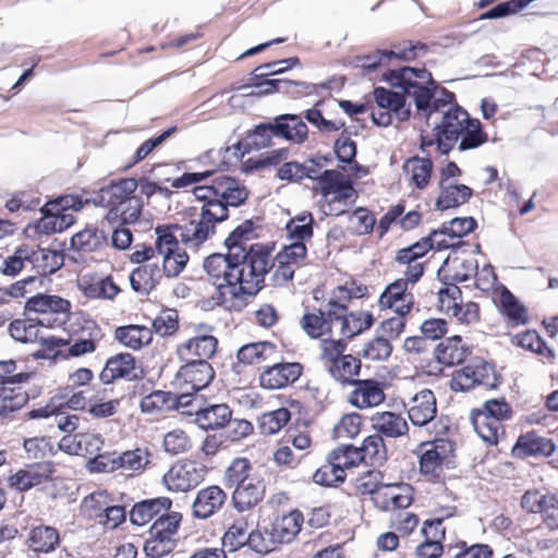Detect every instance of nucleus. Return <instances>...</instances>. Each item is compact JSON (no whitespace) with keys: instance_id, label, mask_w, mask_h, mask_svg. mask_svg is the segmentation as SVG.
<instances>
[{"instance_id":"f257e3e1","label":"nucleus","mask_w":558,"mask_h":558,"mask_svg":"<svg viewBox=\"0 0 558 558\" xmlns=\"http://www.w3.org/2000/svg\"><path fill=\"white\" fill-rule=\"evenodd\" d=\"M254 231L251 219L243 221L225 240L226 254L215 253L205 258L204 269L215 287L210 298L203 301L206 310L231 308L243 295L254 296L264 288L270 250L260 244L247 247Z\"/></svg>"},{"instance_id":"f03ea898","label":"nucleus","mask_w":558,"mask_h":558,"mask_svg":"<svg viewBox=\"0 0 558 558\" xmlns=\"http://www.w3.org/2000/svg\"><path fill=\"white\" fill-rule=\"evenodd\" d=\"M193 194L202 203L198 218L183 225L158 226L155 233H170L179 244L197 252L215 235L217 225L229 218L230 210L247 201L248 191L235 179L219 174L210 185L195 186Z\"/></svg>"},{"instance_id":"7ed1b4c3","label":"nucleus","mask_w":558,"mask_h":558,"mask_svg":"<svg viewBox=\"0 0 558 558\" xmlns=\"http://www.w3.org/2000/svg\"><path fill=\"white\" fill-rule=\"evenodd\" d=\"M487 140L480 120L472 119L466 110L456 106L444 111L441 121L433 129V136L421 135L420 148L427 151L436 145L439 154L448 155L458 142L459 150L465 151L480 147Z\"/></svg>"},{"instance_id":"20e7f679","label":"nucleus","mask_w":558,"mask_h":558,"mask_svg":"<svg viewBox=\"0 0 558 558\" xmlns=\"http://www.w3.org/2000/svg\"><path fill=\"white\" fill-rule=\"evenodd\" d=\"M137 180L121 179L101 187L85 203L109 208L105 220L111 225H128L136 222L144 206L141 196L136 195Z\"/></svg>"},{"instance_id":"39448f33","label":"nucleus","mask_w":558,"mask_h":558,"mask_svg":"<svg viewBox=\"0 0 558 558\" xmlns=\"http://www.w3.org/2000/svg\"><path fill=\"white\" fill-rule=\"evenodd\" d=\"M384 80L392 87L403 90L404 94L413 96L418 111H427L436 90L432 74L426 69L403 66L398 70H389L384 74Z\"/></svg>"},{"instance_id":"423d86ee","label":"nucleus","mask_w":558,"mask_h":558,"mask_svg":"<svg viewBox=\"0 0 558 558\" xmlns=\"http://www.w3.org/2000/svg\"><path fill=\"white\" fill-rule=\"evenodd\" d=\"M344 339H324L322 342V359L325 367L335 381L342 386L353 385L361 373V360L352 354H344L347 350Z\"/></svg>"},{"instance_id":"0eeeda50","label":"nucleus","mask_w":558,"mask_h":558,"mask_svg":"<svg viewBox=\"0 0 558 558\" xmlns=\"http://www.w3.org/2000/svg\"><path fill=\"white\" fill-rule=\"evenodd\" d=\"M511 408L502 399L486 401L481 409L471 412V422L477 435L488 445H496L504 434L502 422L511 417Z\"/></svg>"},{"instance_id":"6e6552de","label":"nucleus","mask_w":558,"mask_h":558,"mask_svg":"<svg viewBox=\"0 0 558 558\" xmlns=\"http://www.w3.org/2000/svg\"><path fill=\"white\" fill-rule=\"evenodd\" d=\"M320 179L322 211L327 216H340L347 213L349 203L355 194L352 182L337 170H324Z\"/></svg>"},{"instance_id":"1a4fd4ad","label":"nucleus","mask_w":558,"mask_h":558,"mask_svg":"<svg viewBox=\"0 0 558 558\" xmlns=\"http://www.w3.org/2000/svg\"><path fill=\"white\" fill-rule=\"evenodd\" d=\"M500 383L501 378L494 366L481 357H475L462 368L454 371L451 389L464 392L475 387H483L486 390H492L497 388Z\"/></svg>"},{"instance_id":"9d476101","label":"nucleus","mask_w":558,"mask_h":558,"mask_svg":"<svg viewBox=\"0 0 558 558\" xmlns=\"http://www.w3.org/2000/svg\"><path fill=\"white\" fill-rule=\"evenodd\" d=\"M71 302L59 295L36 293L27 299L25 312L39 314L43 327L59 328L65 325L71 314Z\"/></svg>"},{"instance_id":"9b49d317","label":"nucleus","mask_w":558,"mask_h":558,"mask_svg":"<svg viewBox=\"0 0 558 558\" xmlns=\"http://www.w3.org/2000/svg\"><path fill=\"white\" fill-rule=\"evenodd\" d=\"M181 521L179 512H172L168 518L157 519L149 529V537L145 541L144 553L148 558H162L177 546L174 535Z\"/></svg>"},{"instance_id":"f8f14e48","label":"nucleus","mask_w":558,"mask_h":558,"mask_svg":"<svg viewBox=\"0 0 558 558\" xmlns=\"http://www.w3.org/2000/svg\"><path fill=\"white\" fill-rule=\"evenodd\" d=\"M207 474V468L196 461L174 463L163 475L162 483L170 492L185 493L198 486Z\"/></svg>"},{"instance_id":"ddd939ff","label":"nucleus","mask_w":558,"mask_h":558,"mask_svg":"<svg viewBox=\"0 0 558 558\" xmlns=\"http://www.w3.org/2000/svg\"><path fill=\"white\" fill-rule=\"evenodd\" d=\"M156 250L162 256V270L169 278L178 277L189 262L185 247H181L170 233H156Z\"/></svg>"},{"instance_id":"4468645a","label":"nucleus","mask_w":558,"mask_h":558,"mask_svg":"<svg viewBox=\"0 0 558 558\" xmlns=\"http://www.w3.org/2000/svg\"><path fill=\"white\" fill-rule=\"evenodd\" d=\"M85 201L76 195H65L60 197L59 199L48 203L45 206V213H50L51 216L47 217L43 220V225L40 227L44 228L45 232H61L64 228L71 226L74 221L71 215H61L58 216L59 211H63L66 209H73L74 211H80L84 205Z\"/></svg>"},{"instance_id":"2eb2a0df","label":"nucleus","mask_w":558,"mask_h":558,"mask_svg":"<svg viewBox=\"0 0 558 558\" xmlns=\"http://www.w3.org/2000/svg\"><path fill=\"white\" fill-rule=\"evenodd\" d=\"M337 301L330 299L326 310H318L317 313H306L300 324L305 333L313 339H330L332 325L337 320Z\"/></svg>"},{"instance_id":"dca6fc26","label":"nucleus","mask_w":558,"mask_h":558,"mask_svg":"<svg viewBox=\"0 0 558 558\" xmlns=\"http://www.w3.org/2000/svg\"><path fill=\"white\" fill-rule=\"evenodd\" d=\"M141 374L142 369L136 365L135 357L131 353L122 352L107 360L99 378L105 385H108L117 379L132 381L140 378Z\"/></svg>"},{"instance_id":"f3484780","label":"nucleus","mask_w":558,"mask_h":558,"mask_svg":"<svg viewBox=\"0 0 558 558\" xmlns=\"http://www.w3.org/2000/svg\"><path fill=\"white\" fill-rule=\"evenodd\" d=\"M303 366L300 363H275L266 367L259 375V384L269 390L281 389L296 381L302 375Z\"/></svg>"},{"instance_id":"a211bd4d","label":"nucleus","mask_w":558,"mask_h":558,"mask_svg":"<svg viewBox=\"0 0 558 558\" xmlns=\"http://www.w3.org/2000/svg\"><path fill=\"white\" fill-rule=\"evenodd\" d=\"M424 451L420 456V471L430 480H438L441 475L442 463L448 453L452 451V445L444 439H437L429 444H423Z\"/></svg>"},{"instance_id":"6ab92c4d","label":"nucleus","mask_w":558,"mask_h":558,"mask_svg":"<svg viewBox=\"0 0 558 558\" xmlns=\"http://www.w3.org/2000/svg\"><path fill=\"white\" fill-rule=\"evenodd\" d=\"M227 493L218 485H210L197 492L192 504V514L206 520L218 513L227 501Z\"/></svg>"},{"instance_id":"aec40b11","label":"nucleus","mask_w":558,"mask_h":558,"mask_svg":"<svg viewBox=\"0 0 558 558\" xmlns=\"http://www.w3.org/2000/svg\"><path fill=\"white\" fill-rule=\"evenodd\" d=\"M426 51L427 46L425 44L421 41H410L402 48H398L397 50H378L373 54L364 56L361 59V61L363 69L371 72L376 70L378 66L386 63L392 58L410 61L425 54Z\"/></svg>"},{"instance_id":"412c9836","label":"nucleus","mask_w":558,"mask_h":558,"mask_svg":"<svg viewBox=\"0 0 558 558\" xmlns=\"http://www.w3.org/2000/svg\"><path fill=\"white\" fill-rule=\"evenodd\" d=\"M266 483L260 474L252 475L246 482L236 486L232 493L235 510L244 512L256 507L265 497Z\"/></svg>"},{"instance_id":"4be33fe9","label":"nucleus","mask_w":558,"mask_h":558,"mask_svg":"<svg viewBox=\"0 0 558 558\" xmlns=\"http://www.w3.org/2000/svg\"><path fill=\"white\" fill-rule=\"evenodd\" d=\"M337 320L341 324L340 333L347 339L362 333L369 329L374 324L372 313L366 311L350 312L348 313V304L337 301L336 304Z\"/></svg>"},{"instance_id":"5701e85b","label":"nucleus","mask_w":558,"mask_h":558,"mask_svg":"<svg viewBox=\"0 0 558 558\" xmlns=\"http://www.w3.org/2000/svg\"><path fill=\"white\" fill-rule=\"evenodd\" d=\"M172 501L168 497L145 499L136 502L130 511V520L133 524L142 526L154 519L168 518Z\"/></svg>"},{"instance_id":"b1692460","label":"nucleus","mask_w":558,"mask_h":558,"mask_svg":"<svg viewBox=\"0 0 558 558\" xmlns=\"http://www.w3.org/2000/svg\"><path fill=\"white\" fill-rule=\"evenodd\" d=\"M180 367L177 377L189 385L194 392L206 388L215 377L211 365L205 361L185 360Z\"/></svg>"},{"instance_id":"393cba45","label":"nucleus","mask_w":558,"mask_h":558,"mask_svg":"<svg viewBox=\"0 0 558 558\" xmlns=\"http://www.w3.org/2000/svg\"><path fill=\"white\" fill-rule=\"evenodd\" d=\"M352 386L354 389L349 396V402L355 408H373L385 400L380 384L374 379H357Z\"/></svg>"},{"instance_id":"a878e982","label":"nucleus","mask_w":558,"mask_h":558,"mask_svg":"<svg viewBox=\"0 0 558 558\" xmlns=\"http://www.w3.org/2000/svg\"><path fill=\"white\" fill-rule=\"evenodd\" d=\"M437 413L436 398L429 389H423L413 398L408 410L410 421L415 426H425Z\"/></svg>"},{"instance_id":"bb28decb","label":"nucleus","mask_w":558,"mask_h":558,"mask_svg":"<svg viewBox=\"0 0 558 558\" xmlns=\"http://www.w3.org/2000/svg\"><path fill=\"white\" fill-rule=\"evenodd\" d=\"M52 472L53 465L51 462L34 463L11 476V485L20 492H26L46 482Z\"/></svg>"},{"instance_id":"cd10ccee","label":"nucleus","mask_w":558,"mask_h":558,"mask_svg":"<svg viewBox=\"0 0 558 558\" xmlns=\"http://www.w3.org/2000/svg\"><path fill=\"white\" fill-rule=\"evenodd\" d=\"M232 418V411L226 403L208 404L197 410L194 422L204 430L223 428Z\"/></svg>"},{"instance_id":"c85d7f7f","label":"nucleus","mask_w":558,"mask_h":558,"mask_svg":"<svg viewBox=\"0 0 558 558\" xmlns=\"http://www.w3.org/2000/svg\"><path fill=\"white\" fill-rule=\"evenodd\" d=\"M272 122L279 140L301 144L307 138V125L298 114H281L274 118Z\"/></svg>"},{"instance_id":"c756f323","label":"nucleus","mask_w":558,"mask_h":558,"mask_svg":"<svg viewBox=\"0 0 558 558\" xmlns=\"http://www.w3.org/2000/svg\"><path fill=\"white\" fill-rule=\"evenodd\" d=\"M218 340L214 336H198L187 340L178 348V354L182 360L205 361L215 354Z\"/></svg>"},{"instance_id":"7c9ffc66","label":"nucleus","mask_w":558,"mask_h":558,"mask_svg":"<svg viewBox=\"0 0 558 558\" xmlns=\"http://www.w3.org/2000/svg\"><path fill=\"white\" fill-rule=\"evenodd\" d=\"M345 452L353 453L360 461L374 466L383 465L387 460L385 441L377 433L366 437L360 448H349Z\"/></svg>"},{"instance_id":"2f4dec72","label":"nucleus","mask_w":558,"mask_h":558,"mask_svg":"<svg viewBox=\"0 0 558 558\" xmlns=\"http://www.w3.org/2000/svg\"><path fill=\"white\" fill-rule=\"evenodd\" d=\"M275 140H279V136H277L274 122L260 123L246 133L244 141L240 142L238 147H243L242 155H244L274 146Z\"/></svg>"},{"instance_id":"473e14b6","label":"nucleus","mask_w":558,"mask_h":558,"mask_svg":"<svg viewBox=\"0 0 558 558\" xmlns=\"http://www.w3.org/2000/svg\"><path fill=\"white\" fill-rule=\"evenodd\" d=\"M556 449L551 439L542 437L534 432L521 435L513 450L521 457H549Z\"/></svg>"},{"instance_id":"72a5a7b5","label":"nucleus","mask_w":558,"mask_h":558,"mask_svg":"<svg viewBox=\"0 0 558 558\" xmlns=\"http://www.w3.org/2000/svg\"><path fill=\"white\" fill-rule=\"evenodd\" d=\"M29 264L36 269L38 277L52 275L59 270L64 264L63 254L57 250H49L28 246Z\"/></svg>"},{"instance_id":"f704fd0d","label":"nucleus","mask_w":558,"mask_h":558,"mask_svg":"<svg viewBox=\"0 0 558 558\" xmlns=\"http://www.w3.org/2000/svg\"><path fill=\"white\" fill-rule=\"evenodd\" d=\"M82 337L73 344L69 345L68 355L81 356L93 353L96 350V343L102 339L104 333L99 325L92 318H84L81 327Z\"/></svg>"},{"instance_id":"c9c22d12","label":"nucleus","mask_w":558,"mask_h":558,"mask_svg":"<svg viewBox=\"0 0 558 558\" xmlns=\"http://www.w3.org/2000/svg\"><path fill=\"white\" fill-rule=\"evenodd\" d=\"M374 429L381 437L399 438L409 430V425L401 414L395 412H377L372 416Z\"/></svg>"},{"instance_id":"e433bc0d","label":"nucleus","mask_w":558,"mask_h":558,"mask_svg":"<svg viewBox=\"0 0 558 558\" xmlns=\"http://www.w3.org/2000/svg\"><path fill=\"white\" fill-rule=\"evenodd\" d=\"M303 522V514L299 510H293L288 514L277 517L270 526L277 543L284 544L292 542L301 531Z\"/></svg>"},{"instance_id":"4c0bfd02","label":"nucleus","mask_w":558,"mask_h":558,"mask_svg":"<svg viewBox=\"0 0 558 558\" xmlns=\"http://www.w3.org/2000/svg\"><path fill=\"white\" fill-rule=\"evenodd\" d=\"M254 86L257 89L255 92L257 95H269L277 92L289 94L293 97H298L303 93L311 94L315 87L313 84L305 82H295L281 78L264 80L259 83H256Z\"/></svg>"},{"instance_id":"58836bf2","label":"nucleus","mask_w":558,"mask_h":558,"mask_svg":"<svg viewBox=\"0 0 558 558\" xmlns=\"http://www.w3.org/2000/svg\"><path fill=\"white\" fill-rule=\"evenodd\" d=\"M26 545L34 553L49 554L60 545L59 532L49 525L35 526L29 531Z\"/></svg>"},{"instance_id":"ea45409f","label":"nucleus","mask_w":558,"mask_h":558,"mask_svg":"<svg viewBox=\"0 0 558 558\" xmlns=\"http://www.w3.org/2000/svg\"><path fill=\"white\" fill-rule=\"evenodd\" d=\"M468 354H470V349L463 343L460 336L446 339L435 350L438 363L445 366H454L462 363Z\"/></svg>"},{"instance_id":"a19ab883","label":"nucleus","mask_w":558,"mask_h":558,"mask_svg":"<svg viewBox=\"0 0 558 558\" xmlns=\"http://www.w3.org/2000/svg\"><path fill=\"white\" fill-rule=\"evenodd\" d=\"M373 95L377 107L393 112L399 121L409 119L410 109L405 107V94L403 92L398 93L385 87H375Z\"/></svg>"},{"instance_id":"79ce46f5","label":"nucleus","mask_w":558,"mask_h":558,"mask_svg":"<svg viewBox=\"0 0 558 558\" xmlns=\"http://www.w3.org/2000/svg\"><path fill=\"white\" fill-rule=\"evenodd\" d=\"M402 168L410 177L409 183L418 190H424L429 183L434 165L429 157L413 156L404 161Z\"/></svg>"},{"instance_id":"37998d69","label":"nucleus","mask_w":558,"mask_h":558,"mask_svg":"<svg viewBox=\"0 0 558 558\" xmlns=\"http://www.w3.org/2000/svg\"><path fill=\"white\" fill-rule=\"evenodd\" d=\"M160 279L161 270L157 264H144L135 268L130 275L132 289L141 294H148L155 289Z\"/></svg>"},{"instance_id":"c03bdc74","label":"nucleus","mask_w":558,"mask_h":558,"mask_svg":"<svg viewBox=\"0 0 558 558\" xmlns=\"http://www.w3.org/2000/svg\"><path fill=\"white\" fill-rule=\"evenodd\" d=\"M473 195V191L465 184L445 185L440 182V194L436 202L439 210L456 208L465 204Z\"/></svg>"},{"instance_id":"a18cd8bd","label":"nucleus","mask_w":558,"mask_h":558,"mask_svg":"<svg viewBox=\"0 0 558 558\" xmlns=\"http://www.w3.org/2000/svg\"><path fill=\"white\" fill-rule=\"evenodd\" d=\"M477 262L474 258H453L451 260L447 258L439 269L438 276L444 275L445 278H450L454 282H464L477 275Z\"/></svg>"},{"instance_id":"49530a36","label":"nucleus","mask_w":558,"mask_h":558,"mask_svg":"<svg viewBox=\"0 0 558 558\" xmlns=\"http://www.w3.org/2000/svg\"><path fill=\"white\" fill-rule=\"evenodd\" d=\"M116 339L124 347L138 350L153 340V332L149 328L140 325L118 327L114 331Z\"/></svg>"},{"instance_id":"de8ad7c7","label":"nucleus","mask_w":558,"mask_h":558,"mask_svg":"<svg viewBox=\"0 0 558 558\" xmlns=\"http://www.w3.org/2000/svg\"><path fill=\"white\" fill-rule=\"evenodd\" d=\"M108 244V236L104 230L86 228L75 233L71 239L74 250L85 253L95 252Z\"/></svg>"},{"instance_id":"09e8293b","label":"nucleus","mask_w":558,"mask_h":558,"mask_svg":"<svg viewBox=\"0 0 558 558\" xmlns=\"http://www.w3.org/2000/svg\"><path fill=\"white\" fill-rule=\"evenodd\" d=\"M276 354V347L270 342H253L241 347L238 351L239 362L247 365L268 361Z\"/></svg>"},{"instance_id":"8fccbe9b","label":"nucleus","mask_w":558,"mask_h":558,"mask_svg":"<svg viewBox=\"0 0 558 558\" xmlns=\"http://www.w3.org/2000/svg\"><path fill=\"white\" fill-rule=\"evenodd\" d=\"M28 401L22 387L0 386V416L8 417L21 410Z\"/></svg>"},{"instance_id":"3c124183","label":"nucleus","mask_w":558,"mask_h":558,"mask_svg":"<svg viewBox=\"0 0 558 558\" xmlns=\"http://www.w3.org/2000/svg\"><path fill=\"white\" fill-rule=\"evenodd\" d=\"M314 219L311 213H302L287 223V232L291 243H306L313 236Z\"/></svg>"},{"instance_id":"603ef678","label":"nucleus","mask_w":558,"mask_h":558,"mask_svg":"<svg viewBox=\"0 0 558 558\" xmlns=\"http://www.w3.org/2000/svg\"><path fill=\"white\" fill-rule=\"evenodd\" d=\"M173 407L172 392L163 390H155L143 397L140 402L141 411L150 415L169 412Z\"/></svg>"},{"instance_id":"864d4df0","label":"nucleus","mask_w":558,"mask_h":558,"mask_svg":"<svg viewBox=\"0 0 558 558\" xmlns=\"http://www.w3.org/2000/svg\"><path fill=\"white\" fill-rule=\"evenodd\" d=\"M501 313L514 326L524 325L529 320L527 311L523 304L508 290L500 294Z\"/></svg>"},{"instance_id":"5fc2aeb1","label":"nucleus","mask_w":558,"mask_h":558,"mask_svg":"<svg viewBox=\"0 0 558 558\" xmlns=\"http://www.w3.org/2000/svg\"><path fill=\"white\" fill-rule=\"evenodd\" d=\"M257 472L252 471V465L246 458H236L227 468L225 473V484L229 488H235L236 486L246 482L252 475H257Z\"/></svg>"},{"instance_id":"6e6d98bb","label":"nucleus","mask_w":558,"mask_h":558,"mask_svg":"<svg viewBox=\"0 0 558 558\" xmlns=\"http://www.w3.org/2000/svg\"><path fill=\"white\" fill-rule=\"evenodd\" d=\"M39 326L37 318L15 319L9 325L10 336L20 342H37L39 339Z\"/></svg>"},{"instance_id":"4d7b16f0","label":"nucleus","mask_w":558,"mask_h":558,"mask_svg":"<svg viewBox=\"0 0 558 558\" xmlns=\"http://www.w3.org/2000/svg\"><path fill=\"white\" fill-rule=\"evenodd\" d=\"M392 353V344L390 340L378 335L365 342L361 355L373 362L386 361Z\"/></svg>"},{"instance_id":"13d9d810","label":"nucleus","mask_w":558,"mask_h":558,"mask_svg":"<svg viewBox=\"0 0 558 558\" xmlns=\"http://www.w3.org/2000/svg\"><path fill=\"white\" fill-rule=\"evenodd\" d=\"M345 478V470L341 462H328L322 465L313 475L314 483L322 486H336Z\"/></svg>"},{"instance_id":"bf43d9fd","label":"nucleus","mask_w":558,"mask_h":558,"mask_svg":"<svg viewBox=\"0 0 558 558\" xmlns=\"http://www.w3.org/2000/svg\"><path fill=\"white\" fill-rule=\"evenodd\" d=\"M290 417L291 414L286 408L264 413L259 417L260 433L264 435H274L278 433L290 421Z\"/></svg>"},{"instance_id":"052dcab7","label":"nucleus","mask_w":558,"mask_h":558,"mask_svg":"<svg viewBox=\"0 0 558 558\" xmlns=\"http://www.w3.org/2000/svg\"><path fill=\"white\" fill-rule=\"evenodd\" d=\"M84 295L89 299L113 300L120 292L119 287L111 277L86 283L83 288Z\"/></svg>"},{"instance_id":"680f3d73","label":"nucleus","mask_w":558,"mask_h":558,"mask_svg":"<svg viewBox=\"0 0 558 558\" xmlns=\"http://www.w3.org/2000/svg\"><path fill=\"white\" fill-rule=\"evenodd\" d=\"M248 524L245 520H236L225 533L222 544L230 551L247 546Z\"/></svg>"},{"instance_id":"e2e57ef3","label":"nucleus","mask_w":558,"mask_h":558,"mask_svg":"<svg viewBox=\"0 0 558 558\" xmlns=\"http://www.w3.org/2000/svg\"><path fill=\"white\" fill-rule=\"evenodd\" d=\"M247 546L253 551L259 555H266L272 551L278 545L276 538L272 535V531L270 530H253L248 533L247 536Z\"/></svg>"},{"instance_id":"0e129e2a","label":"nucleus","mask_w":558,"mask_h":558,"mask_svg":"<svg viewBox=\"0 0 558 558\" xmlns=\"http://www.w3.org/2000/svg\"><path fill=\"white\" fill-rule=\"evenodd\" d=\"M477 223L473 217L453 218L447 225L445 223L441 230L438 231L439 235H449L451 239H461L462 236L471 233Z\"/></svg>"},{"instance_id":"69168bd1","label":"nucleus","mask_w":558,"mask_h":558,"mask_svg":"<svg viewBox=\"0 0 558 558\" xmlns=\"http://www.w3.org/2000/svg\"><path fill=\"white\" fill-rule=\"evenodd\" d=\"M380 308H395L397 314H409L414 305L413 293L387 294L381 293L378 300Z\"/></svg>"},{"instance_id":"338daca9","label":"nucleus","mask_w":558,"mask_h":558,"mask_svg":"<svg viewBox=\"0 0 558 558\" xmlns=\"http://www.w3.org/2000/svg\"><path fill=\"white\" fill-rule=\"evenodd\" d=\"M191 447L192 442L186 433L182 429L170 430L163 437V448L172 456L184 453L189 451Z\"/></svg>"},{"instance_id":"774afa93","label":"nucleus","mask_w":558,"mask_h":558,"mask_svg":"<svg viewBox=\"0 0 558 558\" xmlns=\"http://www.w3.org/2000/svg\"><path fill=\"white\" fill-rule=\"evenodd\" d=\"M454 549L452 558H492L494 555V550L488 544L469 545L462 541L456 544Z\"/></svg>"}]
</instances>
